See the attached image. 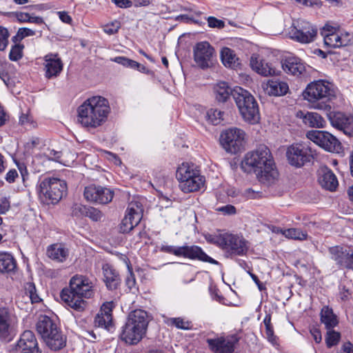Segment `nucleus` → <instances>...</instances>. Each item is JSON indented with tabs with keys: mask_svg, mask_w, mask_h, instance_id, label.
<instances>
[{
	"mask_svg": "<svg viewBox=\"0 0 353 353\" xmlns=\"http://www.w3.org/2000/svg\"><path fill=\"white\" fill-rule=\"evenodd\" d=\"M241 168L246 172H254L263 183H273L279 176L272 153L265 145H260L248 152L242 161Z\"/></svg>",
	"mask_w": 353,
	"mask_h": 353,
	"instance_id": "1",
	"label": "nucleus"
},
{
	"mask_svg": "<svg viewBox=\"0 0 353 353\" xmlns=\"http://www.w3.org/2000/svg\"><path fill=\"white\" fill-rule=\"evenodd\" d=\"M94 294V283L86 276L75 274L69 282V288L61 292V300L74 310L81 312L86 307L84 299H90Z\"/></svg>",
	"mask_w": 353,
	"mask_h": 353,
	"instance_id": "2",
	"label": "nucleus"
},
{
	"mask_svg": "<svg viewBox=\"0 0 353 353\" xmlns=\"http://www.w3.org/2000/svg\"><path fill=\"white\" fill-rule=\"evenodd\" d=\"M110 112L108 100L101 96H94L87 99L78 108V121L85 128H97L107 121Z\"/></svg>",
	"mask_w": 353,
	"mask_h": 353,
	"instance_id": "3",
	"label": "nucleus"
},
{
	"mask_svg": "<svg viewBox=\"0 0 353 353\" xmlns=\"http://www.w3.org/2000/svg\"><path fill=\"white\" fill-rule=\"evenodd\" d=\"M303 97L312 104L315 109L330 111L328 103L335 97L330 84L323 80L315 81L307 85L303 92Z\"/></svg>",
	"mask_w": 353,
	"mask_h": 353,
	"instance_id": "4",
	"label": "nucleus"
},
{
	"mask_svg": "<svg viewBox=\"0 0 353 353\" xmlns=\"http://www.w3.org/2000/svg\"><path fill=\"white\" fill-rule=\"evenodd\" d=\"M208 241L220 248L227 257L245 256L249 250V242L241 235L224 233Z\"/></svg>",
	"mask_w": 353,
	"mask_h": 353,
	"instance_id": "5",
	"label": "nucleus"
},
{
	"mask_svg": "<svg viewBox=\"0 0 353 353\" xmlns=\"http://www.w3.org/2000/svg\"><path fill=\"white\" fill-rule=\"evenodd\" d=\"M67 185L65 181L57 178H44L38 186L39 197L44 204H56L66 194Z\"/></svg>",
	"mask_w": 353,
	"mask_h": 353,
	"instance_id": "6",
	"label": "nucleus"
},
{
	"mask_svg": "<svg viewBox=\"0 0 353 353\" xmlns=\"http://www.w3.org/2000/svg\"><path fill=\"white\" fill-rule=\"evenodd\" d=\"M234 99L243 118L254 124L260 119L258 103L254 97L241 87L234 88Z\"/></svg>",
	"mask_w": 353,
	"mask_h": 353,
	"instance_id": "7",
	"label": "nucleus"
},
{
	"mask_svg": "<svg viewBox=\"0 0 353 353\" xmlns=\"http://www.w3.org/2000/svg\"><path fill=\"white\" fill-rule=\"evenodd\" d=\"M179 188L185 193L198 191L204 185V178L194 164L183 163L177 169Z\"/></svg>",
	"mask_w": 353,
	"mask_h": 353,
	"instance_id": "8",
	"label": "nucleus"
},
{
	"mask_svg": "<svg viewBox=\"0 0 353 353\" xmlns=\"http://www.w3.org/2000/svg\"><path fill=\"white\" fill-rule=\"evenodd\" d=\"M160 250L163 252L174 254L179 257H184L191 260H198L211 264L219 265V263L209 256L201 247L195 245L183 246L162 245Z\"/></svg>",
	"mask_w": 353,
	"mask_h": 353,
	"instance_id": "9",
	"label": "nucleus"
},
{
	"mask_svg": "<svg viewBox=\"0 0 353 353\" xmlns=\"http://www.w3.org/2000/svg\"><path fill=\"white\" fill-rule=\"evenodd\" d=\"M289 37L301 43L313 42L317 35V28L310 22L298 19L294 21L290 28Z\"/></svg>",
	"mask_w": 353,
	"mask_h": 353,
	"instance_id": "10",
	"label": "nucleus"
},
{
	"mask_svg": "<svg viewBox=\"0 0 353 353\" xmlns=\"http://www.w3.org/2000/svg\"><path fill=\"white\" fill-rule=\"evenodd\" d=\"M306 137L326 151L340 153L343 150L341 143L327 131L310 130Z\"/></svg>",
	"mask_w": 353,
	"mask_h": 353,
	"instance_id": "11",
	"label": "nucleus"
},
{
	"mask_svg": "<svg viewBox=\"0 0 353 353\" xmlns=\"http://www.w3.org/2000/svg\"><path fill=\"white\" fill-rule=\"evenodd\" d=\"M220 142L227 152L236 154L243 150L245 133L238 128L227 130L221 134Z\"/></svg>",
	"mask_w": 353,
	"mask_h": 353,
	"instance_id": "12",
	"label": "nucleus"
},
{
	"mask_svg": "<svg viewBox=\"0 0 353 353\" xmlns=\"http://www.w3.org/2000/svg\"><path fill=\"white\" fill-rule=\"evenodd\" d=\"M240 338L236 334L220 336L206 339L209 350L212 353H234Z\"/></svg>",
	"mask_w": 353,
	"mask_h": 353,
	"instance_id": "13",
	"label": "nucleus"
},
{
	"mask_svg": "<svg viewBox=\"0 0 353 353\" xmlns=\"http://www.w3.org/2000/svg\"><path fill=\"white\" fill-rule=\"evenodd\" d=\"M289 163L294 167L301 168L313 159L311 149L302 144H293L286 152Z\"/></svg>",
	"mask_w": 353,
	"mask_h": 353,
	"instance_id": "14",
	"label": "nucleus"
},
{
	"mask_svg": "<svg viewBox=\"0 0 353 353\" xmlns=\"http://www.w3.org/2000/svg\"><path fill=\"white\" fill-rule=\"evenodd\" d=\"M328 251L339 268L353 270V246L336 245L330 248Z\"/></svg>",
	"mask_w": 353,
	"mask_h": 353,
	"instance_id": "15",
	"label": "nucleus"
},
{
	"mask_svg": "<svg viewBox=\"0 0 353 353\" xmlns=\"http://www.w3.org/2000/svg\"><path fill=\"white\" fill-rule=\"evenodd\" d=\"M83 196L88 201L108 204L114 197V191L100 185H91L85 188Z\"/></svg>",
	"mask_w": 353,
	"mask_h": 353,
	"instance_id": "16",
	"label": "nucleus"
},
{
	"mask_svg": "<svg viewBox=\"0 0 353 353\" xmlns=\"http://www.w3.org/2000/svg\"><path fill=\"white\" fill-rule=\"evenodd\" d=\"M194 60L199 68L205 69L212 64L214 48L207 41L199 42L193 49Z\"/></svg>",
	"mask_w": 353,
	"mask_h": 353,
	"instance_id": "17",
	"label": "nucleus"
},
{
	"mask_svg": "<svg viewBox=\"0 0 353 353\" xmlns=\"http://www.w3.org/2000/svg\"><path fill=\"white\" fill-rule=\"evenodd\" d=\"M142 210L137 203H130L119 226L120 232L128 233L136 227L142 219Z\"/></svg>",
	"mask_w": 353,
	"mask_h": 353,
	"instance_id": "18",
	"label": "nucleus"
},
{
	"mask_svg": "<svg viewBox=\"0 0 353 353\" xmlns=\"http://www.w3.org/2000/svg\"><path fill=\"white\" fill-rule=\"evenodd\" d=\"M14 350L17 353H42L34 334L30 330H26L21 334Z\"/></svg>",
	"mask_w": 353,
	"mask_h": 353,
	"instance_id": "19",
	"label": "nucleus"
},
{
	"mask_svg": "<svg viewBox=\"0 0 353 353\" xmlns=\"http://www.w3.org/2000/svg\"><path fill=\"white\" fill-rule=\"evenodd\" d=\"M327 114L333 127L350 136L353 135V117L341 112H330Z\"/></svg>",
	"mask_w": 353,
	"mask_h": 353,
	"instance_id": "20",
	"label": "nucleus"
},
{
	"mask_svg": "<svg viewBox=\"0 0 353 353\" xmlns=\"http://www.w3.org/2000/svg\"><path fill=\"white\" fill-rule=\"evenodd\" d=\"M45 77L52 79L58 77L63 70V63L57 54H48L44 57Z\"/></svg>",
	"mask_w": 353,
	"mask_h": 353,
	"instance_id": "21",
	"label": "nucleus"
},
{
	"mask_svg": "<svg viewBox=\"0 0 353 353\" xmlns=\"http://www.w3.org/2000/svg\"><path fill=\"white\" fill-rule=\"evenodd\" d=\"M145 334V332L140 330L135 325L126 321L122 327L120 339L125 343L135 345L142 339Z\"/></svg>",
	"mask_w": 353,
	"mask_h": 353,
	"instance_id": "22",
	"label": "nucleus"
},
{
	"mask_svg": "<svg viewBox=\"0 0 353 353\" xmlns=\"http://www.w3.org/2000/svg\"><path fill=\"white\" fill-rule=\"evenodd\" d=\"M262 87L266 94L274 97L283 96L289 90L287 83L275 78L268 80L266 83H263Z\"/></svg>",
	"mask_w": 353,
	"mask_h": 353,
	"instance_id": "23",
	"label": "nucleus"
},
{
	"mask_svg": "<svg viewBox=\"0 0 353 353\" xmlns=\"http://www.w3.org/2000/svg\"><path fill=\"white\" fill-rule=\"evenodd\" d=\"M318 181L322 188L331 192L335 191L339 185L336 175L327 167L320 168Z\"/></svg>",
	"mask_w": 353,
	"mask_h": 353,
	"instance_id": "24",
	"label": "nucleus"
},
{
	"mask_svg": "<svg viewBox=\"0 0 353 353\" xmlns=\"http://www.w3.org/2000/svg\"><path fill=\"white\" fill-rule=\"evenodd\" d=\"M57 323L49 316L41 315L36 323V330L42 340L58 329Z\"/></svg>",
	"mask_w": 353,
	"mask_h": 353,
	"instance_id": "25",
	"label": "nucleus"
},
{
	"mask_svg": "<svg viewBox=\"0 0 353 353\" xmlns=\"http://www.w3.org/2000/svg\"><path fill=\"white\" fill-rule=\"evenodd\" d=\"M282 68L285 72L294 76H299L305 71V63L296 57H286L282 61Z\"/></svg>",
	"mask_w": 353,
	"mask_h": 353,
	"instance_id": "26",
	"label": "nucleus"
},
{
	"mask_svg": "<svg viewBox=\"0 0 353 353\" xmlns=\"http://www.w3.org/2000/svg\"><path fill=\"white\" fill-rule=\"evenodd\" d=\"M103 274V281L108 289L116 290L121 284V278L119 272L112 266L106 263L102 267Z\"/></svg>",
	"mask_w": 353,
	"mask_h": 353,
	"instance_id": "27",
	"label": "nucleus"
},
{
	"mask_svg": "<svg viewBox=\"0 0 353 353\" xmlns=\"http://www.w3.org/2000/svg\"><path fill=\"white\" fill-rule=\"evenodd\" d=\"M126 321L145 333L150 319L147 312L139 309L130 312Z\"/></svg>",
	"mask_w": 353,
	"mask_h": 353,
	"instance_id": "28",
	"label": "nucleus"
},
{
	"mask_svg": "<svg viewBox=\"0 0 353 353\" xmlns=\"http://www.w3.org/2000/svg\"><path fill=\"white\" fill-rule=\"evenodd\" d=\"M12 330V316L8 308L0 307V340H9Z\"/></svg>",
	"mask_w": 353,
	"mask_h": 353,
	"instance_id": "29",
	"label": "nucleus"
},
{
	"mask_svg": "<svg viewBox=\"0 0 353 353\" xmlns=\"http://www.w3.org/2000/svg\"><path fill=\"white\" fill-rule=\"evenodd\" d=\"M43 341L49 349L58 351L65 347L67 336L63 334L60 328H58Z\"/></svg>",
	"mask_w": 353,
	"mask_h": 353,
	"instance_id": "30",
	"label": "nucleus"
},
{
	"mask_svg": "<svg viewBox=\"0 0 353 353\" xmlns=\"http://www.w3.org/2000/svg\"><path fill=\"white\" fill-rule=\"evenodd\" d=\"M250 65L252 68L257 73L263 76L272 75L276 73L275 69L270 63L261 60L259 56L253 54L250 59Z\"/></svg>",
	"mask_w": 353,
	"mask_h": 353,
	"instance_id": "31",
	"label": "nucleus"
},
{
	"mask_svg": "<svg viewBox=\"0 0 353 353\" xmlns=\"http://www.w3.org/2000/svg\"><path fill=\"white\" fill-rule=\"evenodd\" d=\"M46 254L53 261L63 262L68 256V250L63 244L54 243L48 247Z\"/></svg>",
	"mask_w": 353,
	"mask_h": 353,
	"instance_id": "32",
	"label": "nucleus"
},
{
	"mask_svg": "<svg viewBox=\"0 0 353 353\" xmlns=\"http://www.w3.org/2000/svg\"><path fill=\"white\" fill-rule=\"evenodd\" d=\"M298 116H300L303 122L310 128H321L325 125L324 119L316 112H307L304 114L303 112H299Z\"/></svg>",
	"mask_w": 353,
	"mask_h": 353,
	"instance_id": "33",
	"label": "nucleus"
},
{
	"mask_svg": "<svg viewBox=\"0 0 353 353\" xmlns=\"http://www.w3.org/2000/svg\"><path fill=\"white\" fill-rule=\"evenodd\" d=\"M216 99L219 102L227 101L231 96L234 98V89H232L226 82H219L214 87Z\"/></svg>",
	"mask_w": 353,
	"mask_h": 353,
	"instance_id": "34",
	"label": "nucleus"
},
{
	"mask_svg": "<svg viewBox=\"0 0 353 353\" xmlns=\"http://www.w3.org/2000/svg\"><path fill=\"white\" fill-rule=\"evenodd\" d=\"M321 321L327 330H332L338 324L337 316L332 308L324 306L321 311Z\"/></svg>",
	"mask_w": 353,
	"mask_h": 353,
	"instance_id": "35",
	"label": "nucleus"
},
{
	"mask_svg": "<svg viewBox=\"0 0 353 353\" xmlns=\"http://www.w3.org/2000/svg\"><path fill=\"white\" fill-rule=\"evenodd\" d=\"M16 268V260L11 254L8 252H0V272H12Z\"/></svg>",
	"mask_w": 353,
	"mask_h": 353,
	"instance_id": "36",
	"label": "nucleus"
},
{
	"mask_svg": "<svg viewBox=\"0 0 353 353\" xmlns=\"http://www.w3.org/2000/svg\"><path fill=\"white\" fill-rule=\"evenodd\" d=\"M221 58L223 65L226 67L235 68L239 65V58L234 51L225 47L221 51Z\"/></svg>",
	"mask_w": 353,
	"mask_h": 353,
	"instance_id": "37",
	"label": "nucleus"
},
{
	"mask_svg": "<svg viewBox=\"0 0 353 353\" xmlns=\"http://www.w3.org/2000/svg\"><path fill=\"white\" fill-rule=\"evenodd\" d=\"M94 325L95 327L105 328L109 332H112L114 329L112 316H104L99 313L94 318Z\"/></svg>",
	"mask_w": 353,
	"mask_h": 353,
	"instance_id": "38",
	"label": "nucleus"
},
{
	"mask_svg": "<svg viewBox=\"0 0 353 353\" xmlns=\"http://www.w3.org/2000/svg\"><path fill=\"white\" fill-rule=\"evenodd\" d=\"M283 236H285L288 239L301 241L305 240L307 238V232H303V230L299 228H290L285 230L283 232Z\"/></svg>",
	"mask_w": 353,
	"mask_h": 353,
	"instance_id": "39",
	"label": "nucleus"
},
{
	"mask_svg": "<svg viewBox=\"0 0 353 353\" xmlns=\"http://www.w3.org/2000/svg\"><path fill=\"white\" fill-rule=\"evenodd\" d=\"M263 323L265 326V334L268 340L272 343H276V337L274 334L273 327L271 324V316L270 314H267L265 316Z\"/></svg>",
	"mask_w": 353,
	"mask_h": 353,
	"instance_id": "40",
	"label": "nucleus"
},
{
	"mask_svg": "<svg viewBox=\"0 0 353 353\" xmlns=\"http://www.w3.org/2000/svg\"><path fill=\"white\" fill-rule=\"evenodd\" d=\"M223 113L216 109H210L207 112L208 121L212 125L219 124L223 119Z\"/></svg>",
	"mask_w": 353,
	"mask_h": 353,
	"instance_id": "41",
	"label": "nucleus"
},
{
	"mask_svg": "<svg viewBox=\"0 0 353 353\" xmlns=\"http://www.w3.org/2000/svg\"><path fill=\"white\" fill-rule=\"evenodd\" d=\"M341 339L339 332H335L332 330H327V335L325 337V343L327 347H332L338 344Z\"/></svg>",
	"mask_w": 353,
	"mask_h": 353,
	"instance_id": "42",
	"label": "nucleus"
},
{
	"mask_svg": "<svg viewBox=\"0 0 353 353\" xmlns=\"http://www.w3.org/2000/svg\"><path fill=\"white\" fill-rule=\"evenodd\" d=\"M24 46L20 43H16L12 46L9 53V59L12 61H17L23 57V50Z\"/></svg>",
	"mask_w": 353,
	"mask_h": 353,
	"instance_id": "43",
	"label": "nucleus"
},
{
	"mask_svg": "<svg viewBox=\"0 0 353 353\" xmlns=\"http://www.w3.org/2000/svg\"><path fill=\"white\" fill-rule=\"evenodd\" d=\"M324 43L330 48H339V34L336 32H331L324 36Z\"/></svg>",
	"mask_w": 353,
	"mask_h": 353,
	"instance_id": "44",
	"label": "nucleus"
},
{
	"mask_svg": "<svg viewBox=\"0 0 353 353\" xmlns=\"http://www.w3.org/2000/svg\"><path fill=\"white\" fill-rule=\"evenodd\" d=\"M34 34L35 31L27 28H21L18 30L17 34L14 36L12 39L14 43H17L21 41L27 37L34 36Z\"/></svg>",
	"mask_w": 353,
	"mask_h": 353,
	"instance_id": "45",
	"label": "nucleus"
},
{
	"mask_svg": "<svg viewBox=\"0 0 353 353\" xmlns=\"http://www.w3.org/2000/svg\"><path fill=\"white\" fill-rule=\"evenodd\" d=\"M168 323L181 330H189L190 328V323L180 317L170 318L168 320Z\"/></svg>",
	"mask_w": 353,
	"mask_h": 353,
	"instance_id": "46",
	"label": "nucleus"
},
{
	"mask_svg": "<svg viewBox=\"0 0 353 353\" xmlns=\"http://www.w3.org/2000/svg\"><path fill=\"white\" fill-rule=\"evenodd\" d=\"M120 28L121 23L117 20H114V21L110 23H107L103 26V30L104 32L109 35H112L117 33Z\"/></svg>",
	"mask_w": 353,
	"mask_h": 353,
	"instance_id": "47",
	"label": "nucleus"
},
{
	"mask_svg": "<svg viewBox=\"0 0 353 353\" xmlns=\"http://www.w3.org/2000/svg\"><path fill=\"white\" fill-rule=\"evenodd\" d=\"M103 216V213L99 210L90 206H88L85 215V217L90 218L93 221H100Z\"/></svg>",
	"mask_w": 353,
	"mask_h": 353,
	"instance_id": "48",
	"label": "nucleus"
},
{
	"mask_svg": "<svg viewBox=\"0 0 353 353\" xmlns=\"http://www.w3.org/2000/svg\"><path fill=\"white\" fill-rule=\"evenodd\" d=\"M88 208V206L80 203H74L72 207L71 214L73 216L83 217L85 215Z\"/></svg>",
	"mask_w": 353,
	"mask_h": 353,
	"instance_id": "49",
	"label": "nucleus"
},
{
	"mask_svg": "<svg viewBox=\"0 0 353 353\" xmlns=\"http://www.w3.org/2000/svg\"><path fill=\"white\" fill-rule=\"evenodd\" d=\"M9 32L8 30L0 26V50H4L8 45Z\"/></svg>",
	"mask_w": 353,
	"mask_h": 353,
	"instance_id": "50",
	"label": "nucleus"
},
{
	"mask_svg": "<svg viewBox=\"0 0 353 353\" xmlns=\"http://www.w3.org/2000/svg\"><path fill=\"white\" fill-rule=\"evenodd\" d=\"M26 293H28V298L31 303H39L40 298L36 293L35 286L33 284H29L28 288L26 289Z\"/></svg>",
	"mask_w": 353,
	"mask_h": 353,
	"instance_id": "51",
	"label": "nucleus"
},
{
	"mask_svg": "<svg viewBox=\"0 0 353 353\" xmlns=\"http://www.w3.org/2000/svg\"><path fill=\"white\" fill-rule=\"evenodd\" d=\"M352 37L348 32L339 34V48L347 46L351 44Z\"/></svg>",
	"mask_w": 353,
	"mask_h": 353,
	"instance_id": "52",
	"label": "nucleus"
},
{
	"mask_svg": "<svg viewBox=\"0 0 353 353\" xmlns=\"http://www.w3.org/2000/svg\"><path fill=\"white\" fill-rule=\"evenodd\" d=\"M114 307V303L112 301L106 302L103 303L101 307L100 313L104 316H112V312Z\"/></svg>",
	"mask_w": 353,
	"mask_h": 353,
	"instance_id": "53",
	"label": "nucleus"
},
{
	"mask_svg": "<svg viewBox=\"0 0 353 353\" xmlns=\"http://www.w3.org/2000/svg\"><path fill=\"white\" fill-rule=\"evenodd\" d=\"M217 211L221 212L224 215H232L236 213V208L232 205H226L216 209Z\"/></svg>",
	"mask_w": 353,
	"mask_h": 353,
	"instance_id": "54",
	"label": "nucleus"
},
{
	"mask_svg": "<svg viewBox=\"0 0 353 353\" xmlns=\"http://www.w3.org/2000/svg\"><path fill=\"white\" fill-rule=\"evenodd\" d=\"M208 23L210 28H223L225 26L223 21L218 19L214 17H209L208 19Z\"/></svg>",
	"mask_w": 353,
	"mask_h": 353,
	"instance_id": "55",
	"label": "nucleus"
},
{
	"mask_svg": "<svg viewBox=\"0 0 353 353\" xmlns=\"http://www.w3.org/2000/svg\"><path fill=\"white\" fill-rule=\"evenodd\" d=\"M10 208V201L7 197L0 198V213L5 214Z\"/></svg>",
	"mask_w": 353,
	"mask_h": 353,
	"instance_id": "56",
	"label": "nucleus"
},
{
	"mask_svg": "<svg viewBox=\"0 0 353 353\" xmlns=\"http://www.w3.org/2000/svg\"><path fill=\"white\" fill-rule=\"evenodd\" d=\"M18 177V172L15 169L10 170L6 174L5 179L7 182L12 183L15 181L16 178Z\"/></svg>",
	"mask_w": 353,
	"mask_h": 353,
	"instance_id": "57",
	"label": "nucleus"
},
{
	"mask_svg": "<svg viewBox=\"0 0 353 353\" xmlns=\"http://www.w3.org/2000/svg\"><path fill=\"white\" fill-rule=\"evenodd\" d=\"M118 8H128L132 7V2L130 0H111Z\"/></svg>",
	"mask_w": 353,
	"mask_h": 353,
	"instance_id": "58",
	"label": "nucleus"
},
{
	"mask_svg": "<svg viewBox=\"0 0 353 353\" xmlns=\"http://www.w3.org/2000/svg\"><path fill=\"white\" fill-rule=\"evenodd\" d=\"M337 353H353V344L350 342L344 343Z\"/></svg>",
	"mask_w": 353,
	"mask_h": 353,
	"instance_id": "59",
	"label": "nucleus"
},
{
	"mask_svg": "<svg viewBox=\"0 0 353 353\" xmlns=\"http://www.w3.org/2000/svg\"><path fill=\"white\" fill-rule=\"evenodd\" d=\"M60 20L67 24H71L72 22V17L65 11H60L57 12Z\"/></svg>",
	"mask_w": 353,
	"mask_h": 353,
	"instance_id": "60",
	"label": "nucleus"
},
{
	"mask_svg": "<svg viewBox=\"0 0 353 353\" xmlns=\"http://www.w3.org/2000/svg\"><path fill=\"white\" fill-rule=\"evenodd\" d=\"M311 335L316 343H319L322 340L321 332L319 328L313 327L310 330Z\"/></svg>",
	"mask_w": 353,
	"mask_h": 353,
	"instance_id": "61",
	"label": "nucleus"
},
{
	"mask_svg": "<svg viewBox=\"0 0 353 353\" xmlns=\"http://www.w3.org/2000/svg\"><path fill=\"white\" fill-rule=\"evenodd\" d=\"M16 17L19 21L22 23H27L30 21V14L27 12H17Z\"/></svg>",
	"mask_w": 353,
	"mask_h": 353,
	"instance_id": "62",
	"label": "nucleus"
},
{
	"mask_svg": "<svg viewBox=\"0 0 353 353\" xmlns=\"http://www.w3.org/2000/svg\"><path fill=\"white\" fill-rule=\"evenodd\" d=\"M339 295L341 300H347L349 299V296H350L349 289L346 288L345 286H343L342 288H340Z\"/></svg>",
	"mask_w": 353,
	"mask_h": 353,
	"instance_id": "63",
	"label": "nucleus"
},
{
	"mask_svg": "<svg viewBox=\"0 0 353 353\" xmlns=\"http://www.w3.org/2000/svg\"><path fill=\"white\" fill-rule=\"evenodd\" d=\"M125 283H126V285L128 286V288L130 290H132L133 288H134L135 285H136V281H135L134 276L131 274L129 276H128L125 280Z\"/></svg>",
	"mask_w": 353,
	"mask_h": 353,
	"instance_id": "64",
	"label": "nucleus"
}]
</instances>
